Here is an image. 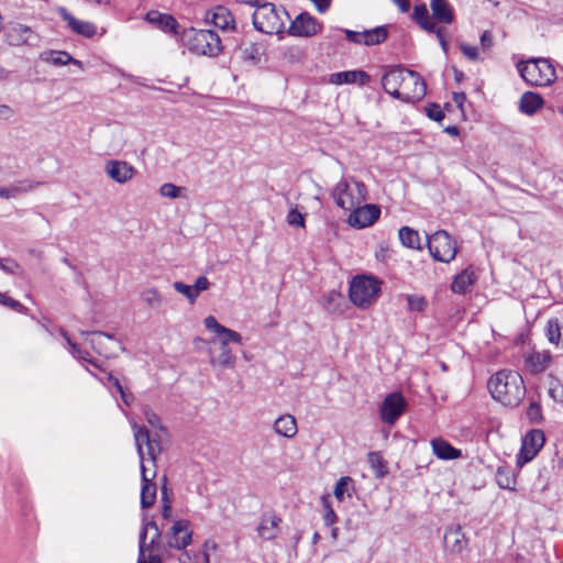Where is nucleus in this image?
<instances>
[{
    "mask_svg": "<svg viewBox=\"0 0 563 563\" xmlns=\"http://www.w3.org/2000/svg\"><path fill=\"white\" fill-rule=\"evenodd\" d=\"M426 92L427 86L419 73H404L399 92L400 100L413 103L421 100Z\"/></svg>",
    "mask_w": 563,
    "mask_h": 563,
    "instance_id": "nucleus-10",
    "label": "nucleus"
},
{
    "mask_svg": "<svg viewBox=\"0 0 563 563\" xmlns=\"http://www.w3.org/2000/svg\"><path fill=\"white\" fill-rule=\"evenodd\" d=\"M210 286V283L207 277L200 276L196 279L192 288L196 290V297L199 296V292L202 290H207Z\"/></svg>",
    "mask_w": 563,
    "mask_h": 563,
    "instance_id": "nucleus-57",
    "label": "nucleus"
},
{
    "mask_svg": "<svg viewBox=\"0 0 563 563\" xmlns=\"http://www.w3.org/2000/svg\"><path fill=\"white\" fill-rule=\"evenodd\" d=\"M419 26H420L422 30H424V31H427V32H429V33H435V32H437V30H438V29H437L435 23L431 20V18H429V19H427L426 21L421 22V23L419 24Z\"/></svg>",
    "mask_w": 563,
    "mask_h": 563,
    "instance_id": "nucleus-63",
    "label": "nucleus"
},
{
    "mask_svg": "<svg viewBox=\"0 0 563 563\" xmlns=\"http://www.w3.org/2000/svg\"><path fill=\"white\" fill-rule=\"evenodd\" d=\"M3 306H7L15 311H19V312H24L26 310V308L20 303L18 300L11 298V297H8L5 296L4 300H3Z\"/></svg>",
    "mask_w": 563,
    "mask_h": 563,
    "instance_id": "nucleus-58",
    "label": "nucleus"
},
{
    "mask_svg": "<svg viewBox=\"0 0 563 563\" xmlns=\"http://www.w3.org/2000/svg\"><path fill=\"white\" fill-rule=\"evenodd\" d=\"M8 43L10 45H33L37 40V35L26 25L14 23L11 24L5 32Z\"/></svg>",
    "mask_w": 563,
    "mask_h": 563,
    "instance_id": "nucleus-18",
    "label": "nucleus"
},
{
    "mask_svg": "<svg viewBox=\"0 0 563 563\" xmlns=\"http://www.w3.org/2000/svg\"><path fill=\"white\" fill-rule=\"evenodd\" d=\"M106 175L118 184H126L136 174V169L125 161L110 159L104 163Z\"/></svg>",
    "mask_w": 563,
    "mask_h": 563,
    "instance_id": "nucleus-15",
    "label": "nucleus"
},
{
    "mask_svg": "<svg viewBox=\"0 0 563 563\" xmlns=\"http://www.w3.org/2000/svg\"><path fill=\"white\" fill-rule=\"evenodd\" d=\"M189 49L198 55L217 56L222 51L220 36L212 30L194 31L189 38Z\"/></svg>",
    "mask_w": 563,
    "mask_h": 563,
    "instance_id": "nucleus-6",
    "label": "nucleus"
},
{
    "mask_svg": "<svg viewBox=\"0 0 563 563\" xmlns=\"http://www.w3.org/2000/svg\"><path fill=\"white\" fill-rule=\"evenodd\" d=\"M387 30L384 26L365 30L363 31V44L367 46L379 44L387 38Z\"/></svg>",
    "mask_w": 563,
    "mask_h": 563,
    "instance_id": "nucleus-39",
    "label": "nucleus"
},
{
    "mask_svg": "<svg viewBox=\"0 0 563 563\" xmlns=\"http://www.w3.org/2000/svg\"><path fill=\"white\" fill-rule=\"evenodd\" d=\"M235 54L247 66L254 67L261 64L265 55V48L260 43L242 42Z\"/></svg>",
    "mask_w": 563,
    "mask_h": 563,
    "instance_id": "nucleus-17",
    "label": "nucleus"
},
{
    "mask_svg": "<svg viewBox=\"0 0 563 563\" xmlns=\"http://www.w3.org/2000/svg\"><path fill=\"white\" fill-rule=\"evenodd\" d=\"M461 51L468 59H472V60H475L478 56L477 47H475V46H471L467 44H461Z\"/></svg>",
    "mask_w": 563,
    "mask_h": 563,
    "instance_id": "nucleus-60",
    "label": "nucleus"
},
{
    "mask_svg": "<svg viewBox=\"0 0 563 563\" xmlns=\"http://www.w3.org/2000/svg\"><path fill=\"white\" fill-rule=\"evenodd\" d=\"M332 198L339 208L350 211L367 200V187L354 177H345L332 189Z\"/></svg>",
    "mask_w": 563,
    "mask_h": 563,
    "instance_id": "nucleus-3",
    "label": "nucleus"
},
{
    "mask_svg": "<svg viewBox=\"0 0 563 563\" xmlns=\"http://www.w3.org/2000/svg\"><path fill=\"white\" fill-rule=\"evenodd\" d=\"M161 538L162 532L156 522L154 520L144 519L140 531L137 560L147 561L146 552H148V554H156V551L162 550Z\"/></svg>",
    "mask_w": 563,
    "mask_h": 563,
    "instance_id": "nucleus-9",
    "label": "nucleus"
},
{
    "mask_svg": "<svg viewBox=\"0 0 563 563\" xmlns=\"http://www.w3.org/2000/svg\"><path fill=\"white\" fill-rule=\"evenodd\" d=\"M477 277L472 267L462 271L452 282L451 289L456 294H466L475 284Z\"/></svg>",
    "mask_w": 563,
    "mask_h": 563,
    "instance_id": "nucleus-27",
    "label": "nucleus"
},
{
    "mask_svg": "<svg viewBox=\"0 0 563 563\" xmlns=\"http://www.w3.org/2000/svg\"><path fill=\"white\" fill-rule=\"evenodd\" d=\"M280 518L275 512H265L261 517L260 525L256 529L257 537L264 541L276 538Z\"/></svg>",
    "mask_w": 563,
    "mask_h": 563,
    "instance_id": "nucleus-21",
    "label": "nucleus"
},
{
    "mask_svg": "<svg viewBox=\"0 0 563 563\" xmlns=\"http://www.w3.org/2000/svg\"><path fill=\"white\" fill-rule=\"evenodd\" d=\"M526 368L532 374H539L544 372L550 362L551 354L548 351L538 352L532 351L523 356Z\"/></svg>",
    "mask_w": 563,
    "mask_h": 563,
    "instance_id": "nucleus-24",
    "label": "nucleus"
},
{
    "mask_svg": "<svg viewBox=\"0 0 563 563\" xmlns=\"http://www.w3.org/2000/svg\"><path fill=\"white\" fill-rule=\"evenodd\" d=\"M487 387L493 398L505 406H518L526 395L523 378L510 369H503L493 375Z\"/></svg>",
    "mask_w": 563,
    "mask_h": 563,
    "instance_id": "nucleus-2",
    "label": "nucleus"
},
{
    "mask_svg": "<svg viewBox=\"0 0 563 563\" xmlns=\"http://www.w3.org/2000/svg\"><path fill=\"white\" fill-rule=\"evenodd\" d=\"M322 307L329 313H343L344 311V298L338 290H330L322 297Z\"/></svg>",
    "mask_w": 563,
    "mask_h": 563,
    "instance_id": "nucleus-31",
    "label": "nucleus"
},
{
    "mask_svg": "<svg viewBox=\"0 0 563 563\" xmlns=\"http://www.w3.org/2000/svg\"><path fill=\"white\" fill-rule=\"evenodd\" d=\"M542 106L543 99L541 96L531 91L525 92L519 100V110L527 115H532Z\"/></svg>",
    "mask_w": 563,
    "mask_h": 563,
    "instance_id": "nucleus-33",
    "label": "nucleus"
},
{
    "mask_svg": "<svg viewBox=\"0 0 563 563\" xmlns=\"http://www.w3.org/2000/svg\"><path fill=\"white\" fill-rule=\"evenodd\" d=\"M431 446L433 454L440 460H455L462 456L461 450L455 449L442 438L432 439Z\"/></svg>",
    "mask_w": 563,
    "mask_h": 563,
    "instance_id": "nucleus-26",
    "label": "nucleus"
},
{
    "mask_svg": "<svg viewBox=\"0 0 563 563\" xmlns=\"http://www.w3.org/2000/svg\"><path fill=\"white\" fill-rule=\"evenodd\" d=\"M145 417H146V421L152 426V427H157L159 424V418L157 417V415H155L153 411L151 410H146L145 411Z\"/></svg>",
    "mask_w": 563,
    "mask_h": 563,
    "instance_id": "nucleus-64",
    "label": "nucleus"
},
{
    "mask_svg": "<svg viewBox=\"0 0 563 563\" xmlns=\"http://www.w3.org/2000/svg\"><path fill=\"white\" fill-rule=\"evenodd\" d=\"M211 21L213 25L222 31L233 30L235 21L231 11L222 5H218L212 11Z\"/></svg>",
    "mask_w": 563,
    "mask_h": 563,
    "instance_id": "nucleus-28",
    "label": "nucleus"
},
{
    "mask_svg": "<svg viewBox=\"0 0 563 563\" xmlns=\"http://www.w3.org/2000/svg\"><path fill=\"white\" fill-rule=\"evenodd\" d=\"M141 297L151 308L157 309L163 303L162 294L154 287L143 290Z\"/></svg>",
    "mask_w": 563,
    "mask_h": 563,
    "instance_id": "nucleus-43",
    "label": "nucleus"
},
{
    "mask_svg": "<svg viewBox=\"0 0 563 563\" xmlns=\"http://www.w3.org/2000/svg\"><path fill=\"white\" fill-rule=\"evenodd\" d=\"M406 400L399 393L389 394L380 405V419L387 424H394L404 413Z\"/></svg>",
    "mask_w": 563,
    "mask_h": 563,
    "instance_id": "nucleus-13",
    "label": "nucleus"
},
{
    "mask_svg": "<svg viewBox=\"0 0 563 563\" xmlns=\"http://www.w3.org/2000/svg\"><path fill=\"white\" fill-rule=\"evenodd\" d=\"M131 427L134 431L135 446L141 463V507L147 509L152 507L156 500V484L153 482L156 476V471L154 470L150 474V470L145 465L143 445H146V454L154 467L156 466L157 455L161 453V446L155 440L151 439L150 431L145 427H141L136 422H132Z\"/></svg>",
    "mask_w": 563,
    "mask_h": 563,
    "instance_id": "nucleus-1",
    "label": "nucleus"
},
{
    "mask_svg": "<svg viewBox=\"0 0 563 563\" xmlns=\"http://www.w3.org/2000/svg\"><path fill=\"white\" fill-rule=\"evenodd\" d=\"M398 236L404 246L417 250L420 249V238L416 230L409 227H402L398 232Z\"/></svg>",
    "mask_w": 563,
    "mask_h": 563,
    "instance_id": "nucleus-38",
    "label": "nucleus"
},
{
    "mask_svg": "<svg viewBox=\"0 0 563 563\" xmlns=\"http://www.w3.org/2000/svg\"><path fill=\"white\" fill-rule=\"evenodd\" d=\"M428 249L430 255L439 262L449 263L456 255V245L451 235L444 231L439 230L428 236Z\"/></svg>",
    "mask_w": 563,
    "mask_h": 563,
    "instance_id": "nucleus-8",
    "label": "nucleus"
},
{
    "mask_svg": "<svg viewBox=\"0 0 563 563\" xmlns=\"http://www.w3.org/2000/svg\"><path fill=\"white\" fill-rule=\"evenodd\" d=\"M352 479L350 477H341L335 487H334V496L339 500H343L344 494L347 492V487L351 484Z\"/></svg>",
    "mask_w": 563,
    "mask_h": 563,
    "instance_id": "nucleus-51",
    "label": "nucleus"
},
{
    "mask_svg": "<svg viewBox=\"0 0 563 563\" xmlns=\"http://www.w3.org/2000/svg\"><path fill=\"white\" fill-rule=\"evenodd\" d=\"M40 60L53 67H60L67 64H73L77 68L84 67L79 60L74 59L68 53L63 51H45L40 54Z\"/></svg>",
    "mask_w": 563,
    "mask_h": 563,
    "instance_id": "nucleus-23",
    "label": "nucleus"
},
{
    "mask_svg": "<svg viewBox=\"0 0 563 563\" xmlns=\"http://www.w3.org/2000/svg\"><path fill=\"white\" fill-rule=\"evenodd\" d=\"M527 417L532 422H540L542 419V409L540 404L531 402L527 409Z\"/></svg>",
    "mask_w": 563,
    "mask_h": 563,
    "instance_id": "nucleus-52",
    "label": "nucleus"
},
{
    "mask_svg": "<svg viewBox=\"0 0 563 563\" xmlns=\"http://www.w3.org/2000/svg\"><path fill=\"white\" fill-rule=\"evenodd\" d=\"M321 25L309 13H300L289 26V34L296 36H312L317 34Z\"/></svg>",
    "mask_w": 563,
    "mask_h": 563,
    "instance_id": "nucleus-16",
    "label": "nucleus"
},
{
    "mask_svg": "<svg viewBox=\"0 0 563 563\" xmlns=\"http://www.w3.org/2000/svg\"><path fill=\"white\" fill-rule=\"evenodd\" d=\"M43 183L34 181L31 179H22L18 180L5 187V199L16 198L22 194H26L32 191L36 187L41 186Z\"/></svg>",
    "mask_w": 563,
    "mask_h": 563,
    "instance_id": "nucleus-35",
    "label": "nucleus"
},
{
    "mask_svg": "<svg viewBox=\"0 0 563 563\" xmlns=\"http://www.w3.org/2000/svg\"><path fill=\"white\" fill-rule=\"evenodd\" d=\"M345 36L350 42H353L356 44H363V31L356 32V31L345 30Z\"/></svg>",
    "mask_w": 563,
    "mask_h": 563,
    "instance_id": "nucleus-61",
    "label": "nucleus"
},
{
    "mask_svg": "<svg viewBox=\"0 0 563 563\" xmlns=\"http://www.w3.org/2000/svg\"><path fill=\"white\" fill-rule=\"evenodd\" d=\"M544 433L541 430L529 431L522 440L520 452L517 456V465L523 466L530 462L544 444Z\"/></svg>",
    "mask_w": 563,
    "mask_h": 563,
    "instance_id": "nucleus-12",
    "label": "nucleus"
},
{
    "mask_svg": "<svg viewBox=\"0 0 563 563\" xmlns=\"http://www.w3.org/2000/svg\"><path fill=\"white\" fill-rule=\"evenodd\" d=\"M402 76L404 73H384L382 77L384 90L397 99H399Z\"/></svg>",
    "mask_w": 563,
    "mask_h": 563,
    "instance_id": "nucleus-37",
    "label": "nucleus"
},
{
    "mask_svg": "<svg viewBox=\"0 0 563 563\" xmlns=\"http://www.w3.org/2000/svg\"><path fill=\"white\" fill-rule=\"evenodd\" d=\"M274 430L277 434L291 439L297 434L298 428L294 416L283 415L275 420Z\"/></svg>",
    "mask_w": 563,
    "mask_h": 563,
    "instance_id": "nucleus-29",
    "label": "nucleus"
},
{
    "mask_svg": "<svg viewBox=\"0 0 563 563\" xmlns=\"http://www.w3.org/2000/svg\"><path fill=\"white\" fill-rule=\"evenodd\" d=\"M236 357L232 353L229 345H225V341L220 342V354L218 356L210 357V364L212 366H219L221 368H233L235 365Z\"/></svg>",
    "mask_w": 563,
    "mask_h": 563,
    "instance_id": "nucleus-34",
    "label": "nucleus"
},
{
    "mask_svg": "<svg viewBox=\"0 0 563 563\" xmlns=\"http://www.w3.org/2000/svg\"><path fill=\"white\" fill-rule=\"evenodd\" d=\"M289 14L284 9H277L275 4L263 1L253 13L254 27L265 34H278L285 29V22Z\"/></svg>",
    "mask_w": 563,
    "mask_h": 563,
    "instance_id": "nucleus-4",
    "label": "nucleus"
},
{
    "mask_svg": "<svg viewBox=\"0 0 563 563\" xmlns=\"http://www.w3.org/2000/svg\"><path fill=\"white\" fill-rule=\"evenodd\" d=\"M532 64L538 70H541V68H547L550 70H555V65L553 62L549 58H531L528 60H519L517 63V70H527L528 65Z\"/></svg>",
    "mask_w": 563,
    "mask_h": 563,
    "instance_id": "nucleus-41",
    "label": "nucleus"
},
{
    "mask_svg": "<svg viewBox=\"0 0 563 563\" xmlns=\"http://www.w3.org/2000/svg\"><path fill=\"white\" fill-rule=\"evenodd\" d=\"M145 20L165 33L175 35L179 33L180 25L170 14L162 13L157 10H151L146 13Z\"/></svg>",
    "mask_w": 563,
    "mask_h": 563,
    "instance_id": "nucleus-19",
    "label": "nucleus"
},
{
    "mask_svg": "<svg viewBox=\"0 0 563 563\" xmlns=\"http://www.w3.org/2000/svg\"><path fill=\"white\" fill-rule=\"evenodd\" d=\"M547 336L551 343L558 344L561 338V328L558 319L549 320L547 324Z\"/></svg>",
    "mask_w": 563,
    "mask_h": 563,
    "instance_id": "nucleus-45",
    "label": "nucleus"
},
{
    "mask_svg": "<svg viewBox=\"0 0 563 563\" xmlns=\"http://www.w3.org/2000/svg\"><path fill=\"white\" fill-rule=\"evenodd\" d=\"M163 479H164V484L162 487V495H163L164 505H163V509H162V516L165 519H169L172 516V506H170L169 500L167 499V488H166L167 478H166V476H164Z\"/></svg>",
    "mask_w": 563,
    "mask_h": 563,
    "instance_id": "nucleus-54",
    "label": "nucleus"
},
{
    "mask_svg": "<svg viewBox=\"0 0 563 563\" xmlns=\"http://www.w3.org/2000/svg\"><path fill=\"white\" fill-rule=\"evenodd\" d=\"M192 541V531L190 523L186 519H179L174 522L169 532L167 533V547L183 550Z\"/></svg>",
    "mask_w": 563,
    "mask_h": 563,
    "instance_id": "nucleus-14",
    "label": "nucleus"
},
{
    "mask_svg": "<svg viewBox=\"0 0 563 563\" xmlns=\"http://www.w3.org/2000/svg\"><path fill=\"white\" fill-rule=\"evenodd\" d=\"M496 483L503 489H515L516 478L509 467L499 466L496 472Z\"/></svg>",
    "mask_w": 563,
    "mask_h": 563,
    "instance_id": "nucleus-40",
    "label": "nucleus"
},
{
    "mask_svg": "<svg viewBox=\"0 0 563 563\" xmlns=\"http://www.w3.org/2000/svg\"><path fill=\"white\" fill-rule=\"evenodd\" d=\"M70 349H71L73 355L76 358H78L80 361L88 362L89 364L93 365L95 367H99L97 362L90 357L89 353L87 351L82 350L77 343H70Z\"/></svg>",
    "mask_w": 563,
    "mask_h": 563,
    "instance_id": "nucleus-48",
    "label": "nucleus"
},
{
    "mask_svg": "<svg viewBox=\"0 0 563 563\" xmlns=\"http://www.w3.org/2000/svg\"><path fill=\"white\" fill-rule=\"evenodd\" d=\"M444 543L451 553H461L468 544L461 526H453L444 533Z\"/></svg>",
    "mask_w": 563,
    "mask_h": 563,
    "instance_id": "nucleus-22",
    "label": "nucleus"
},
{
    "mask_svg": "<svg viewBox=\"0 0 563 563\" xmlns=\"http://www.w3.org/2000/svg\"><path fill=\"white\" fill-rule=\"evenodd\" d=\"M530 86L547 87L556 80V73H519Z\"/></svg>",
    "mask_w": 563,
    "mask_h": 563,
    "instance_id": "nucleus-36",
    "label": "nucleus"
},
{
    "mask_svg": "<svg viewBox=\"0 0 563 563\" xmlns=\"http://www.w3.org/2000/svg\"><path fill=\"white\" fill-rule=\"evenodd\" d=\"M287 222L292 227H305V218L297 209H291L287 214Z\"/></svg>",
    "mask_w": 563,
    "mask_h": 563,
    "instance_id": "nucleus-53",
    "label": "nucleus"
},
{
    "mask_svg": "<svg viewBox=\"0 0 563 563\" xmlns=\"http://www.w3.org/2000/svg\"><path fill=\"white\" fill-rule=\"evenodd\" d=\"M549 396L559 404H563V384L555 377H550L548 383Z\"/></svg>",
    "mask_w": 563,
    "mask_h": 563,
    "instance_id": "nucleus-44",
    "label": "nucleus"
},
{
    "mask_svg": "<svg viewBox=\"0 0 563 563\" xmlns=\"http://www.w3.org/2000/svg\"><path fill=\"white\" fill-rule=\"evenodd\" d=\"M371 81L368 73H333L329 76L328 82L333 85H356L364 86Z\"/></svg>",
    "mask_w": 563,
    "mask_h": 563,
    "instance_id": "nucleus-25",
    "label": "nucleus"
},
{
    "mask_svg": "<svg viewBox=\"0 0 563 563\" xmlns=\"http://www.w3.org/2000/svg\"><path fill=\"white\" fill-rule=\"evenodd\" d=\"M407 301H408L409 310L418 311V312L423 311L427 308V305H428V302H427L424 297L417 296V295H408L407 296Z\"/></svg>",
    "mask_w": 563,
    "mask_h": 563,
    "instance_id": "nucleus-46",
    "label": "nucleus"
},
{
    "mask_svg": "<svg viewBox=\"0 0 563 563\" xmlns=\"http://www.w3.org/2000/svg\"><path fill=\"white\" fill-rule=\"evenodd\" d=\"M426 113L429 119L437 122H441L444 119V112L442 111L441 107L435 103H431L426 107Z\"/></svg>",
    "mask_w": 563,
    "mask_h": 563,
    "instance_id": "nucleus-50",
    "label": "nucleus"
},
{
    "mask_svg": "<svg viewBox=\"0 0 563 563\" xmlns=\"http://www.w3.org/2000/svg\"><path fill=\"white\" fill-rule=\"evenodd\" d=\"M203 324L207 330L214 332L219 336V343L225 341V345H229L231 342L242 344L241 334L220 324L213 316H208L203 320Z\"/></svg>",
    "mask_w": 563,
    "mask_h": 563,
    "instance_id": "nucleus-20",
    "label": "nucleus"
},
{
    "mask_svg": "<svg viewBox=\"0 0 563 563\" xmlns=\"http://www.w3.org/2000/svg\"><path fill=\"white\" fill-rule=\"evenodd\" d=\"M336 515L329 505H324L323 521L325 526H332L335 522Z\"/></svg>",
    "mask_w": 563,
    "mask_h": 563,
    "instance_id": "nucleus-59",
    "label": "nucleus"
},
{
    "mask_svg": "<svg viewBox=\"0 0 563 563\" xmlns=\"http://www.w3.org/2000/svg\"><path fill=\"white\" fill-rule=\"evenodd\" d=\"M63 19L68 23V26L76 33L92 36L96 33V26L89 22L79 21L69 14L65 9L60 10Z\"/></svg>",
    "mask_w": 563,
    "mask_h": 563,
    "instance_id": "nucleus-32",
    "label": "nucleus"
},
{
    "mask_svg": "<svg viewBox=\"0 0 563 563\" xmlns=\"http://www.w3.org/2000/svg\"><path fill=\"white\" fill-rule=\"evenodd\" d=\"M0 269L3 271L7 274H19L20 273V265L18 262H15L12 258H1L0 257Z\"/></svg>",
    "mask_w": 563,
    "mask_h": 563,
    "instance_id": "nucleus-49",
    "label": "nucleus"
},
{
    "mask_svg": "<svg viewBox=\"0 0 563 563\" xmlns=\"http://www.w3.org/2000/svg\"><path fill=\"white\" fill-rule=\"evenodd\" d=\"M413 19L415 21L420 24L421 22L426 21L430 18L427 5L424 3L418 4L413 8Z\"/></svg>",
    "mask_w": 563,
    "mask_h": 563,
    "instance_id": "nucleus-56",
    "label": "nucleus"
},
{
    "mask_svg": "<svg viewBox=\"0 0 563 563\" xmlns=\"http://www.w3.org/2000/svg\"><path fill=\"white\" fill-rule=\"evenodd\" d=\"M430 7L433 18L445 24H450L454 20L453 9L446 0H430Z\"/></svg>",
    "mask_w": 563,
    "mask_h": 563,
    "instance_id": "nucleus-30",
    "label": "nucleus"
},
{
    "mask_svg": "<svg viewBox=\"0 0 563 563\" xmlns=\"http://www.w3.org/2000/svg\"><path fill=\"white\" fill-rule=\"evenodd\" d=\"M173 287L177 292L183 294L190 303L196 301V290H194L192 286L186 285L183 282H175Z\"/></svg>",
    "mask_w": 563,
    "mask_h": 563,
    "instance_id": "nucleus-47",
    "label": "nucleus"
},
{
    "mask_svg": "<svg viewBox=\"0 0 563 563\" xmlns=\"http://www.w3.org/2000/svg\"><path fill=\"white\" fill-rule=\"evenodd\" d=\"M350 211L347 223L355 229H364L373 225L380 216V208L373 203H362Z\"/></svg>",
    "mask_w": 563,
    "mask_h": 563,
    "instance_id": "nucleus-11",
    "label": "nucleus"
},
{
    "mask_svg": "<svg viewBox=\"0 0 563 563\" xmlns=\"http://www.w3.org/2000/svg\"><path fill=\"white\" fill-rule=\"evenodd\" d=\"M368 462L371 464L372 470L374 471L376 477H383L387 473L386 463L378 452H369L368 453Z\"/></svg>",
    "mask_w": 563,
    "mask_h": 563,
    "instance_id": "nucleus-42",
    "label": "nucleus"
},
{
    "mask_svg": "<svg viewBox=\"0 0 563 563\" xmlns=\"http://www.w3.org/2000/svg\"><path fill=\"white\" fill-rule=\"evenodd\" d=\"M179 190H180L179 187H177L170 183L163 184L159 188V192L162 196L168 197L172 199H175L179 196Z\"/></svg>",
    "mask_w": 563,
    "mask_h": 563,
    "instance_id": "nucleus-55",
    "label": "nucleus"
},
{
    "mask_svg": "<svg viewBox=\"0 0 563 563\" xmlns=\"http://www.w3.org/2000/svg\"><path fill=\"white\" fill-rule=\"evenodd\" d=\"M481 45L484 49H487L493 45V35L489 31H485L481 35Z\"/></svg>",
    "mask_w": 563,
    "mask_h": 563,
    "instance_id": "nucleus-62",
    "label": "nucleus"
},
{
    "mask_svg": "<svg viewBox=\"0 0 563 563\" xmlns=\"http://www.w3.org/2000/svg\"><path fill=\"white\" fill-rule=\"evenodd\" d=\"M80 334L98 354L107 358L115 357L124 350L117 338L102 331H80Z\"/></svg>",
    "mask_w": 563,
    "mask_h": 563,
    "instance_id": "nucleus-7",
    "label": "nucleus"
},
{
    "mask_svg": "<svg viewBox=\"0 0 563 563\" xmlns=\"http://www.w3.org/2000/svg\"><path fill=\"white\" fill-rule=\"evenodd\" d=\"M380 294L378 279L371 276H355L349 289L350 300L358 308L366 309L373 305Z\"/></svg>",
    "mask_w": 563,
    "mask_h": 563,
    "instance_id": "nucleus-5",
    "label": "nucleus"
}]
</instances>
